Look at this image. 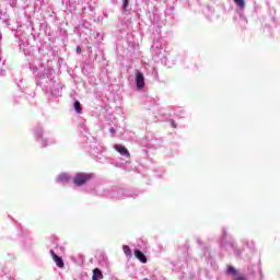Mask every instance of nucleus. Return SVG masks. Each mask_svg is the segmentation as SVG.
Segmentation results:
<instances>
[{
  "label": "nucleus",
  "instance_id": "obj_1",
  "mask_svg": "<svg viewBox=\"0 0 280 280\" xmlns=\"http://www.w3.org/2000/svg\"><path fill=\"white\" fill-rule=\"evenodd\" d=\"M93 178V174L91 173H78L73 179V183L77 187H82V185H86L89 180Z\"/></svg>",
  "mask_w": 280,
  "mask_h": 280
},
{
  "label": "nucleus",
  "instance_id": "obj_2",
  "mask_svg": "<svg viewBox=\"0 0 280 280\" xmlns=\"http://www.w3.org/2000/svg\"><path fill=\"white\" fill-rule=\"evenodd\" d=\"M136 85L139 91H142V89L145 88V77L143 75V72H138L136 75Z\"/></svg>",
  "mask_w": 280,
  "mask_h": 280
},
{
  "label": "nucleus",
  "instance_id": "obj_3",
  "mask_svg": "<svg viewBox=\"0 0 280 280\" xmlns=\"http://www.w3.org/2000/svg\"><path fill=\"white\" fill-rule=\"evenodd\" d=\"M50 255L52 257V260L55 261L56 266H58V268H65V261L62 260V258L60 256H57L56 252H54V249H50Z\"/></svg>",
  "mask_w": 280,
  "mask_h": 280
},
{
  "label": "nucleus",
  "instance_id": "obj_4",
  "mask_svg": "<svg viewBox=\"0 0 280 280\" xmlns=\"http://www.w3.org/2000/svg\"><path fill=\"white\" fill-rule=\"evenodd\" d=\"M115 150L121 154V156H127V159H130V151H128V149L124 145H115Z\"/></svg>",
  "mask_w": 280,
  "mask_h": 280
},
{
  "label": "nucleus",
  "instance_id": "obj_5",
  "mask_svg": "<svg viewBox=\"0 0 280 280\" xmlns=\"http://www.w3.org/2000/svg\"><path fill=\"white\" fill-rule=\"evenodd\" d=\"M135 257H136V259H139V261H141V264H148V257H145V254H143V252L136 249Z\"/></svg>",
  "mask_w": 280,
  "mask_h": 280
},
{
  "label": "nucleus",
  "instance_id": "obj_6",
  "mask_svg": "<svg viewBox=\"0 0 280 280\" xmlns=\"http://www.w3.org/2000/svg\"><path fill=\"white\" fill-rule=\"evenodd\" d=\"M101 279H104V273H102V270L100 268H94L92 280H101Z\"/></svg>",
  "mask_w": 280,
  "mask_h": 280
},
{
  "label": "nucleus",
  "instance_id": "obj_7",
  "mask_svg": "<svg viewBox=\"0 0 280 280\" xmlns=\"http://www.w3.org/2000/svg\"><path fill=\"white\" fill-rule=\"evenodd\" d=\"M58 180H59V183H69V174H67V173H61V174L58 176Z\"/></svg>",
  "mask_w": 280,
  "mask_h": 280
},
{
  "label": "nucleus",
  "instance_id": "obj_8",
  "mask_svg": "<svg viewBox=\"0 0 280 280\" xmlns=\"http://www.w3.org/2000/svg\"><path fill=\"white\" fill-rule=\"evenodd\" d=\"M122 250L128 257L132 256V250L130 249V246L124 245Z\"/></svg>",
  "mask_w": 280,
  "mask_h": 280
},
{
  "label": "nucleus",
  "instance_id": "obj_9",
  "mask_svg": "<svg viewBox=\"0 0 280 280\" xmlns=\"http://www.w3.org/2000/svg\"><path fill=\"white\" fill-rule=\"evenodd\" d=\"M228 275H233L234 277L237 276V269H235L233 266L228 267Z\"/></svg>",
  "mask_w": 280,
  "mask_h": 280
},
{
  "label": "nucleus",
  "instance_id": "obj_10",
  "mask_svg": "<svg viewBox=\"0 0 280 280\" xmlns=\"http://www.w3.org/2000/svg\"><path fill=\"white\" fill-rule=\"evenodd\" d=\"M74 110L75 113H78L79 115L82 113V104L79 103V101H77L74 103Z\"/></svg>",
  "mask_w": 280,
  "mask_h": 280
},
{
  "label": "nucleus",
  "instance_id": "obj_11",
  "mask_svg": "<svg viewBox=\"0 0 280 280\" xmlns=\"http://www.w3.org/2000/svg\"><path fill=\"white\" fill-rule=\"evenodd\" d=\"M234 3H236V5H238V8H245L246 2L244 0H233Z\"/></svg>",
  "mask_w": 280,
  "mask_h": 280
},
{
  "label": "nucleus",
  "instance_id": "obj_12",
  "mask_svg": "<svg viewBox=\"0 0 280 280\" xmlns=\"http://www.w3.org/2000/svg\"><path fill=\"white\" fill-rule=\"evenodd\" d=\"M128 5H130V0H122V10H128Z\"/></svg>",
  "mask_w": 280,
  "mask_h": 280
},
{
  "label": "nucleus",
  "instance_id": "obj_13",
  "mask_svg": "<svg viewBox=\"0 0 280 280\" xmlns=\"http://www.w3.org/2000/svg\"><path fill=\"white\" fill-rule=\"evenodd\" d=\"M77 51H78V54H80V51H82V48L80 46H78Z\"/></svg>",
  "mask_w": 280,
  "mask_h": 280
},
{
  "label": "nucleus",
  "instance_id": "obj_14",
  "mask_svg": "<svg viewBox=\"0 0 280 280\" xmlns=\"http://www.w3.org/2000/svg\"><path fill=\"white\" fill-rule=\"evenodd\" d=\"M236 280H246V279H244V277H238L236 278Z\"/></svg>",
  "mask_w": 280,
  "mask_h": 280
},
{
  "label": "nucleus",
  "instance_id": "obj_15",
  "mask_svg": "<svg viewBox=\"0 0 280 280\" xmlns=\"http://www.w3.org/2000/svg\"><path fill=\"white\" fill-rule=\"evenodd\" d=\"M144 280H148V278H144Z\"/></svg>",
  "mask_w": 280,
  "mask_h": 280
},
{
  "label": "nucleus",
  "instance_id": "obj_16",
  "mask_svg": "<svg viewBox=\"0 0 280 280\" xmlns=\"http://www.w3.org/2000/svg\"><path fill=\"white\" fill-rule=\"evenodd\" d=\"M0 62H1V58H0Z\"/></svg>",
  "mask_w": 280,
  "mask_h": 280
}]
</instances>
